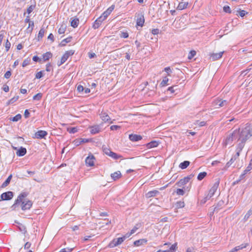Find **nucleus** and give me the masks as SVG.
Segmentation results:
<instances>
[{"mask_svg": "<svg viewBox=\"0 0 252 252\" xmlns=\"http://www.w3.org/2000/svg\"><path fill=\"white\" fill-rule=\"evenodd\" d=\"M177 249V244L176 243L173 244L171 245V246L170 247L169 251H170V252H174Z\"/></svg>", "mask_w": 252, "mask_h": 252, "instance_id": "nucleus-43", "label": "nucleus"}, {"mask_svg": "<svg viewBox=\"0 0 252 252\" xmlns=\"http://www.w3.org/2000/svg\"><path fill=\"white\" fill-rule=\"evenodd\" d=\"M94 157L93 155H90L86 158V164L89 166H93L94 165Z\"/></svg>", "mask_w": 252, "mask_h": 252, "instance_id": "nucleus-11", "label": "nucleus"}, {"mask_svg": "<svg viewBox=\"0 0 252 252\" xmlns=\"http://www.w3.org/2000/svg\"><path fill=\"white\" fill-rule=\"evenodd\" d=\"M48 134L47 131L44 130H38L37 131L35 134V137L38 139L45 138V136H46Z\"/></svg>", "mask_w": 252, "mask_h": 252, "instance_id": "nucleus-12", "label": "nucleus"}, {"mask_svg": "<svg viewBox=\"0 0 252 252\" xmlns=\"http://www.w3.org/2000/svg\"><path fill=\"white\" fill-rule=\"evenodd\" d=\"M42 93H38L37 94H36L34 95L33 96V100H39L41 99L42 97Z\"/></svg>", "mask_w": 252, "mask_h": 252, "instance_id": "nucleus-38", "label": "nucleus"}, {"mask_svg": "<svg viewBox=\"0 0 252 252\" xmlns=\"http://www.w3.org/2000/svg\"><path fill=\"white\" fill-rule=\"evenodd\" d=\"M32 60L34 62H40L41 61V60L40 58H39L38 57H37L36 56H34L33 57Z\"/></svg>", "mask_w": 252, "mask_h": 252, "instance_id": "nucleus-59", "label": "nucleus"}, {"mask_svg": "<svg viewBox=\"0 0 252 252\" xmlns=\"http://www.w3.org/2000/svg\"><path fill=\"white\" fill-rule=\"evenodd\" d=\"M164 71L166 72L169 75L170 73L172 72V70L170 67H166L164 68Z\"/></svg>", "mask_w": 252, "mask_h": 252, "instance_id": "nucleus-61", "label": "nucleus"}, {"mask_svg": "<svg viewBox=\"0 0 252 252\" xmlns=\"http://www.w3.org/2000/svg\"><path fill=\"white\" fill-rule=\"evenodd\" d=\"M2 90L5 92H8L9 90V87L7 85L5 84L2 87Z\"/></svg>", "mask_w": 252, "mask_h": 252, "instance_id": "nucleus-57", "label": "nucleus"}, {"mask_svg": "<svg viewBox=\"0 0 252 252\" xmlns=\"http://www.w3.org/2000/svg\"><path fill=\"white\" fill-rule=\"evenodd\" d=\"M72 37H68L65 39H63L60 44L61 46H64L67 43H69L71 41Z\"/></svg>", "mask_w": 252, "mask_h": 252, "instance_id": "nucleus-30", "label": "nucleus"}, {"mask_svg": "<svg viewBox=\"0 0 252 252\" xmlns=\"http://www.w3.org/2000/svg\"><path fill=\"white\" fill-rule=\"evenodd\" d=\"M176 206L178 208H181L185 206V203L183 201H178L176 204Z\"/></svg>", "mask_w": 252, "mask_h": 252, "instance_id": "nucleus-41", "label": "nucleus"}, {"mask_svg": "<svg viewBox=\"0 0 252 252\" xmlns=\"http://www.w3.org/2000/svg\"><path fill=\"white\" fill-rule=\"evenodd\" d=\"M252 136V126L247 124L228 135L226 137L224 144L225 146L233 145V142H236L237 143V147L236 150V156L239 157L246 142Z\"/></svg>", "mask_w": 252, "mask_h": 252, "instance_id": "nucleus-1", "label": "nucleus"}, {"mask_svg": "<svg viewBox=\"0 0 252 252\" xmlns=\"http://www.w3.org/2000/svg\"><path fill=\"white\" fill-rule=\"evenodd\" d=\"M13 197V193L9 191L2 193L0 195L1 199L2 200H9Z\"/></svg>", "mask_w": 252, "mask_h": 252, "instance_id": "nucleus-9", "label": "nucleus"}, {"mask_svg": "<svg viewBox=\"0 0 252 252\" xmlns=\"http://www.w3.org/2000/svg\"><path fill=\"white\" fill-rule=\"evenodd\" d=\"M189 3L188 2L182 1L180 2L177 7V10H181L187 8Z\"/></svg>", "mask_w": 252, "mask_h": 252, "instance_id": "nucleus-19", "label": "nucleus"}, {"mask_svg": "<svg viewBox=\"0 0 252 252\" xmlns=\"http://www.w3.org/2000/svg\"><path fill=\"white\" fill-rule=\"evenodd\" d=\"M247 246V244H242L240 246H236L234 249H233L232 250L228 252H236L240 250L243 249V248H246Z\"/></svg>", "mask_w": 252, "mask_h": 252, "instance_id": "nucleus-20", "label": "nucleus"}, {"mask_svg": "<svg viewBox=\"0 0 252 252\" xmlns=\"http://www.w3.org/2000/svg\"><path fill=\"white\" fill-rule=\"evenodd\" d=\"M30 62H31V60L30 59L27 58V59H25L22 63V66L23 67H24L27 66L28 65H29L30 64Z\"/></svg>", "mask_w": 252, "mask_h": 252, "instance_id": "nucleus-40", "label": "nucleus"}, {"mask_svg": "<svg viewBox=\"0 0 252 252\" xmlns=\"http://www.w3.org/2000/svg\"><path fill=\"white\" fill-rule=\"evenodd\" d=\"M185 189H178L176 191L177 195H183L185 194Z\"/></svg>", "mask_w": 252, "mask_h": 252, "instance_id": "nucleus-37", "label": "nucleus"}, {"mask_svg": "<svg viewBox=\"0 0 252 252\" xmlns=\"http://www.w3.org/2000/svg\"><path fill=\"white\" fill-rule=\"evenodd\" d=\"M72 250V248H64L62 249L60 252H71Z\"/></svg>", "mask_w": 252, "mask_h": 252, "instance_id": "nucleus-53", "label": "nucleus"}, {"mask_svg": "<svg viewBox=\"0 0 252 252\" xmlns=\"http://www.w3.org/2000/svg\"><path fill=\"white\" fill-rule=\"evenodd\" d=\"M52 57V54L50 52H47L43 55L44 61H48Z\"/></svg>", "mask_w": 252, "mask_h": 252, "instance_id": "nucleus-26", "label": "nucleus"}, {"mask_svg": "<svg viewBox=\"0 0 252 252\" xmlns=\"http://www.w3.org/2000/svg\"><path fill=\"white\" fill-rule=\"evenodd\" d=\"M22 118V116L21 114H18L16 115L15 116L10 118V120L12 121L13 122H17L19 121Z\"/></svg>", "mask_w": 252, "mask_h": 252, "instance_id": "nucleus-33", "label": "nucleus"}, {"mask_svg": "<svg viewBox=\"0 0 252 252\" xmlns=\"http://www.w3.org/2000/svg\"><path fill=\"white\" fill-rule=\"evenodd\" d=\"M237 158H238V157H237L236 154L233 157H232L230 159V160L228 162H227L226 163L225 167L227 168H228L232 164V163L234 161V160H236Z\"/></svg>", "mask_w": 252, "mask_h": 252, "instance_id": "nucleus-31", "label": "nucleus"}, {"mask_svg": "<svg viewBox=\"0 0 252 252\" xmlns=\"http://www.w3.org/2000/svg\"><path fill=\"white\" fill-rule=\"evenodd\" d=\"M120 128V126H117V125H113V126H111V127H110V129L112 130H117V129H119Z\"/></svg>", "mask_w": 252, "mask_h": 252, "instance_id": "nucleus-56", "label": "nucleus"}, {"mask_svg": "<svg viewBox=\"0 0 252 252\" xmlns=\"http://www.w3.org/2000/svg\"><path fill=\"white\" fill-rule=\"evenodd\" d=\"M114 7L115 6L114 5H111L105 11H104L101 15L103 16V17L106 19L107 17L111 14L112 11L113 10Z\"/></svg>", "mask_w": 252, "mask_h": 252, "instance_id": "nucleus-14", "label": "nucleus"}, {"mask_svg": "<svg viewBox=\"0 0 252 252\" xmlns=\"http://www.w3.org/2000/svg\"><path fill=\"white\" fill-rule=\"evenodd\" d=\"M106 19L103 17L102 15H101L99 17H98L94 23L93 25V28L94 29H96L99 28L100 25L101 24L103 21H104Z\"/></svg>", "mask_w": 252, "mask_h": 252, "instance_id": "nucleus-10", "label": "nucleus"}, {"mask_svg": "<svg viewBox=\"0 0 252 252\" xmlns=\"http://www.w3.org/2000/svg\"><path fill=\"white\" fill-rule=\"evenodd\" d=\"M195 124L198 125V126H205L206 125V122H204V121H202V122H199L198 121H197L196 122Z\"/></svg>", "mask_w": 252, "mask_h": 252, "instance_id": "nucleus-54", "label": "nucleus"}, {"mask_svg": "<svg viewBox=\"0 0 252 252\" xmlns=\"http://www.w3.org/2000/svg\"><path fill=\"white\" fill-rule=\"evenodd\" d=\"M10 46H11V43L10 42L8 41V39H7L6 40V42L5 44V49H6V51L7 52L10 48Z\"/></svg>", "mask_w": 252, "mask_h": 252, "instance_id": "nucleus-44", "label": "nucleus"}, {"mask_svg": "<svg viewBox=\"0 0 252 252\" xmlns=\"http://www.w3.org/2000/svg\"><path fill=\"white\" fill-rule=\"evenodd\" d=\"M74 53V51L73 50H69L66 51L62 57L60 62L58 63V65L60 66L63 63H64L67 61L69 57L73 55Z\"/></svg>", "mask_w": 252, "mask_h": 252, "instance_id": "nucleus-5", "label": "nucleus"}, {"mask_svg": "<svg viewBox=\"0 0 252 252\" xmlns=\"http://www.w3.org/2000/svg\"><path fill=\"white\" fill-rule=\"evenodd\" d=\"M125 241V238L120 237L118 238L114 239L109 244L108 246L110 248H114L120 244H121Z\"/></svg>", "mask_w": 252, "mask_h": 252, "instance_id": "nucleus-6", "label": "nucleus"}, {"mask_svg": "<svg viewBox=\"0 0 252 252\" xmlns=\"http://www.w3.org/2000/svg\"><path fill=\"white\" fill-rule=\"evenodd\" d=\"M100 130V127L98 126H93L91 127L90 132L92 134H94L98 133Z\"/></svg>", "mask_w": 252, "mask_h": 252, "instance_id": "nucleus-22", "label": "nucleus"}, {"mask_svg": "<svg viewBox=\"0 0 252 252\" xmlns=\"http://www.w3.org/2000/svg\"><path fill=\"white\" fill-rule=\"evenodd\" d=\"M228 102L225 100L217 99L214 101L213 105L216 108H219L228 105Z\"/></svg>", "mask_w": 252, "mask_h": 252, "instance_id": "nucleus-7", "label": "nucleus"}, {"mask_svg": "<svg viewBox=\"0 0 252 252\" xmlns=\"http://www.w3.org/2000/svg\"><path fill=\"white\" fill-rule=\"evenodd\" d=\"M252 215V207L250 208V209L248 211L247 214L245 215L244 219L245 220H248L250 217Z\"/></svg>", "mask_w": 252, "mask_h": 252, "instance_id": "nucleus-36", "label": "nucleus"}, {"mask_svg": "<svg viewBox=\"0 0 252 252\" xmlns=\"http://www.w3.org/2000/svg\"><path fill=\"white\" fill-rule=\"evenodd\" d=\"M145 22L144 16L141 15L139 16L136 20V24L137 26L142 27Z\"/></svg>", "mask_w": 252, "mask_h": 252, "instance_id": "nucleus-18", "label": "nucleus"}, {"mask_svg": "<svg viewBox=\"0 0 252 252\" xmlns=\"http://www.w3.org/2000/svg\"><path fill=\"white\" fill-rule=\"evenodd\" d=\"M79 20L78 18H75L72 20L70 22L71 26L73 28H76L78 27L79 24Z\"/></svg>", "mask_w": 252, "mask_h": 252, "instance_id": "nucleus-29", "label": "nucleus"}, {"mask_svg": "<svg viewBox=\"0 0 252 252\" xmlns=\"http://www.w3.org/2000/svg\"><path fill=\"white\" fill-rule=\"evenodd\" d=\"M159 193V191L157 190H154L148 192L145 194V196L147 198H149L152 197L156 196Z\"/></svg>", "mask_w": 252, "mask_h": 252, "instance_id": "nucleus-16", "label": "nucleus"}, {"mask_svg": "<svg viewBox=\"0 0 252 252\" xmlns=\"http://www.w3.org/2000/svg\"><path fill=\"white\" fill-rule=\"evenodd\" d=\"M196 53L195 51L192 50V51H190L189 56H188V58L189 59H192L196 55Z\"/></svg>", "mask_w": 252, "mask_h": 252, "instance_id": "nucleus-46", "label": "nucleus"}, {"mask_svg": "<svg viewBox=\"0 0 252 252\" xmlns=\"http://www.w3.org/2000/svg\"><path fill=\"white\" fill-rule=\"evenodd\" d=\"M191 179V176H187L184 177V178L181 179L179 182H178L176 185H177L179 187L183 188V189H185V185H187L189 181Z\"/></svg>", "mask_w": 252, "mask_h": 252, "instance_id": "nucleus-8", "label": "nucleus"}, {"mask_svg": "<svg viewBox=\"0 0 252 252\" xmlns=\"http://www.w3.org/2000/svg\"><path fill=\"white\" fill-rule=\"evenodd\" d=\"M33 27H34L33 22V21L30 22V23H29V27L28 28V30H29L30 32H32L33 30Z\"/></svg>", "mask_w": 252, "mask_h": 252, "instance_id": "nucleus-47", "label": "nucleus"}, {"mask_svg": "<svg viewBox=\"0 0 252 252\" xmlns=\"http://www.w3.org/2000/svg\"><path fill=\"white\" fill-rule=\"evenodd\" d=\"M100 118L101 120L104 122H109L110 120V118L109 115L105 112H101L100 114Z\"/></svg>", "mask_w": 252, "mask_h": 252, "instance_id": "nucleus-17", "label": "nucleus"}, {"mask_svg": "<svg viewBox=\"0 0 252 252\" xmlns=\"http://www.w3.org/2000/svg\"><path fill=\"white\" fill-rule=\"evenodd\" d=\"M66 26L64 25H62L58 30V33L60 34L64 33L66 31Z\"/></svg>", "mask_w": 252, "mask_h": 252, "instance_id": "nucleus-32", "label": "nucleus"}, {"mask_svg": "<svg viewBox=\"0 0 252 252\" xmlns=\"http://www.w3.org/2000/svg\"><path fill=\"white\" fill-rule=\"evenodd\" d=\"M152 33L153 34L156 35L159 33V30L158 29H154L152 30Z\"/></svg>", "mask_w": 252, "mask_h": 252, "instance_id": "nucleus-60", "label": "nucleus"}, {"mask_svg": "<svg viewBox=\"0 0 252 252\" xmlns=\"http://www.w3.org/2000/svg\"><path fill=\"white\" fill-rule=\"evenodd\" d=\"M11 75V72L10 71H7L4 74V77L6 78H9Z\"/></svg>", "mask_w": 252, "mask_h": 252, "instance_id": "nucleus-58", "label": "nucleus"}, {"mask_svg": "<svg viewBox=\"0 0 252 252\" xmlns=\"http://www.w3.org/2000/svg\"><path fill=\"white\" fill-rule=\"evenodd\" d=\"M147 240L145 239H140L138 240H136L134 242V245L136 246H140L144 244H146L147 243Z\"/></svg>", "mask_w": 252, "mask_h": 252, "instance_id": "nucleus-24", "label": "nucleus"}, {"mask_svg": "<svg viewBox=\"0 0 252 252\" xmlns=\"http://www.w3.org/2000/svg\"><path fill=\"white\" fill-rule=\"evenodd\" d=\"M103 152L105 154L107 155L109 157H111L114 159H118L119 158H122V156L120 155H118L112 151L107 148H103Z\"/></svg>", "mask_w": 252, "mask_h": 252, "instance_id": "nucleus-4", "label": "nucleus"}, {"mask_svg": "<svg viewBox=\"0 0 252 252\" xmlns=\"http://www.w3.org/2000/svg\"><path fill=\"white\" fill-rule=\"evenodd\" d=\"M45 30L43 28H41L38 34V40H39L40 39H41L45 33Z\"/></svg>", "mask_w": 252, "mask_h": 252, "instance_id": "nucleus-34", "label": "nucleus"}, {"mask_svg": "<svg viewBox=\"0 0 252 252\" xmlns=\"http://www.w3.org/2000/svg\"><path fill=\"white\" fill-rule=\"evenodd\" d=\"M12 177V175L10 174L8 178L6 179V180L3 183V184L1 185L2 188H5L6 186H8V185L9 184L11 179Z\"/></svg>", "mask_w": 252, "mask_h": 252, "instance_id": "nucleus-28", "label": "nucleus"}, {"mask_svg": "<svg viewBox=\"0 0 252 252\" xmlns=\"http://www.w3.org/2000/svg\"><path fill=\"white\" fill-rule=\"evenodd\" d=\"M190 164L189 161L185 160L181 162L179 165V167L182 169H186Z\"/></svg>", "mask_w": 252, "mask_h": 252, "instance_id": "nucleus-27", "label": "nucleus"}, {"mask_svg": "<svg viewBox=\"0 0 252 252\" xmlns=\"http://www.w3.org/2000/svg\"><path fill=\"white\" fill-rule=\"evenodd\" d=\"M35 7V5H32L30 6L27 9V12L28 14H30L34 9Z\"/></svg>", "mask_w": 252, "mask_h": 252, "instance_id": "nucleus-48", "label": "nucleus"}, {"mask_svg": "<svg viewBox=\"0 0 252 252\" xmlns=\"http://www.w3.org/2000/svg\"><path fill=\"white\" fill-rule=\"evenodd\" d=\"M28 195V193L23 192L21 193L15 200L14 204L11 207L12 210L18 209L19 205L21 204V209L23 211L29 210L32 205V202L31 200H28L26 203L23 201L24 199Z\"/></svg>", "mask_w": 252, "mask_h": 252, "instance_id": "nucleus-2", "label": "nucleus"}, {"mask_svg": "<svg viewBox=\"0 0 252 252\" xmlns=\"http://www.w3.org/2000/svg\"><path fill=\"white\" fill-rule=\"evenodd\" d=\"M111 177L113 180L115 181L121 178V173L120 171H118L117 172H114V173L111 174Z\"/></svg>", "mask_w": 252, "mask_h": 252, "instance_id": "nucleus-23", "label": "nucleus"}, {"mask_svg": "<svg viewBox=\"0 0 252 252\" xmlns=\"http://www.w3.org/2000/svg\"><path fill=\"white\" fill-rule=\"evenodd\" d=\"M84 90V87L81 85H79L77 87V91L79 92V93H81V92H83Z\"/></svg>", "mask_w": 252, "mask_h": 252, "instance_id": "nucleus-51", "label": "nucleus"}, {"mask_svg": "<svg viewBox=\"0 0 252 252\" xmlns=\"http://www.w3.org/2000/svg\"><path fill=\"white\" fill-rule=\"evenodd\" d=\"M31 246V243L30 242H27L24 245L25 249H29Z\"/></svg>", "mask_w": 252, "mask_h": 252, "instance_id": "nucleus-63", "label": "nucleus"}, {"mask_svg": "<svg viewBox=\"0 0 252 252\" xmlns=\"http://www.w3.org/2000/svg\"><path fill=\"white\" fill-rule=\"evenodd\" d=\"M19 98V96H15L13 98H12L11 99L9 100V103H13L14 102L16 101Z\"/></svg>", "mask_w": 252, "mask_h": 252, "instance_id": "nucleus-50", "label": "nucleus"}, {"mask_svg": "<svg viewBox=\"0 0 252 252\" xmlns=\"http://www.w3.org/2000/svg\"><path fill=\"white\" fill-rule=\"evenodd\" d=\"M27 153V150L26 148L21 147L16 152V155L18 156L22 157L24 156Z\"/></svg>", "mask_w": 252, "mask_h": 252, "instance_id": "nucleus-21", "label": "nucleus"}, {"mask_svg": "<svg viewBox=\"0 0 252 252\" xmlns=\"http://www.w3.org/2000/svg\"><path fill=\"white\" fill-rule=\"evenodd\" d=\"M51 64L50 63H49L46 64V70L48 72H49L51 71Z\"/></svg>", "mask_w": 252, "mask_h": 252, "instance_id": "nucleus-64", "label": "nucleus"}, {"mask_svg": "<svg viewBox=\"0 0 252 252\" xmlns=\"http://www.w3.org/2000/svg\"><path fill=\"white\" fill-rule=\"evenodd\" d=\"M223 11L226 13H230L231 11L229 6H224L223 7Z\"/></svg>", "mask_w": 252, "mask_h": 252, "instance_id": "nucleus-52", "label": "nucleus"}, {"mask_svg": "<svg viewBox=\"0 0 252 252\" xmlns=\"http://www.w3.org/2000/svg\"><path fill=\"white\" fill-rule=\"evenodd\" d=\"M142 137L140 135L137 134H129V139L130 140L133 142H136L138 141L139 140H141L142 139Z\"/></svg>", "mask_w": 252, "mask_h": 252, "instance_id": "nucleus-13", "label": "nucleus"}, {"mask_svg": "<svg viewBox=\"0 0 252 252\" xmlns=\"http://www.w3.org/2000/svg\"><path fill=\"white\" fill-rule=\"evenodd\" d=\"M219 184V180L216 181L210 189L207 196L201 201L202 203H205L207 200H209L214 195L218 188Z\"/></svg>", "mask_w": 252, "mask_h": 252, "instance_id": "nucleus-3", "label": "nucleus"}, {"mask_svg": "<svg viewBox=\"0 0 252 252\" xmlns=\"http://www.w3.org/2000/svg\"><path fill=\"white\" fill-rule=\"evenodd\" d=\"M30 112L28 109H26L24 112V116L25 118H28L30 116Z\"/></svg>", "mask_w": 252, "mask_h": 252, "instance_id": "nucleus-62", "label": "nucleus"}, {"mask_svg": "<svg viewBox=\"0 0 252 252\" xmlns=\"http://www.w3.org/2000/svg\"><path fill=\"white\" fill-rule=\"evenodd\" d=\"M207 175V173L206 172H203L200 173L198 176H197V179L199 181L202 180L204 178H205Z\"/></svg>", "mask_w": 252, "mask_h": 252, "instance_id": "nucleus-35", "label": "nucleus"}, {"mask_svg": "<svg viewBox=\"0 0 252 252\" xmlns=\"http://www.w3.org/2000/svg\"><path fill=\"white\" fill-rule=\"evenodd\" d=\"M119 35L121 38H126L128 37V33L126 32L121 31Z\"/></svg>", "mask_w": 252, "mask_h": 252, "instance_id": "nucleus-39", "label": "nucleus"}, {"mask_svg": "<svg viewBox=\"0 0 252 252\" xmlns=\"http://www.w3.org/2000/svg\"><path fill=\"white\" fill-rule=\"evenodd\" d=\"M158 145V143L156 141H153L151 142L148 143L146 145V147L148 148H152L157 147Z\"/></svg>", "mask_w": 252, "mask_h": 252, "instance_id": "nucleus-25", "label": "nucleus"}, {"mask_svg": "<svg viewBox=\"0 0 252 252\" xmlns=\"http://www.w3.org/2000/svg\"><path fill=\"white\" fill-rule=\"evenodd\" d=\"M248 13L247 12H246V11L245 10H241L239 13V15L241 17H243L244 16H245L246 15V14H247Z\"/></svg>", "mask_w": 252, "mask_h": 252, "instance_id": "nucleus-55", "label": "nucleus"}, {"mask_svg": "<svg viewBox=\"0 0 252 252\" xmlns=\"http://www.w3.org/2000/svg\"><path fill=\"white\" fill-rule=\"evenodd\" d=\"M44 72V71H40L39 72H38L36 74H35V78H37V79H40L43 76V72Z\"/></svg>", "mask_w": 252, "mask_h": 252, "instance_id": "nucleus-49", "label": "nucleus"}, {"mask_svg": "<svg viewBox=\"0 0 252 252\" xmlns=\"http://www.w3.org/2000/svg\"><path fill=\"white\" fill-rule=\"evenodd\" d=\"M223 52H220L219 53H213L211 55V58L212 59L213 61H216L220 59L222 56V54H223Z\"/></svg>", "mask_w": 252, "mask_h": 252, "instance_id": "nucleus-15", "label": "nucleus"}, {"mask_svg": "<svg viewBox=\"0 0 252 252\" xmlns=\"http://www.w3.org/2000/svg\"><path fill=\"white\" fill-rule=\"evenodd\" d=\"M168 81V79L166 77H164V78L163 79V80L160 83V85L161 87L165 86L166 85H167V83Z\"/></svg>", "mask_w": 252, "mask_h": 252, "instance_id": "nucleus-42", "label": "nucleus"}, {"mask_svg": "<svg viewBox=\"0 0 252 252\" xmlns=\"http://www.w3.org/2000/svg\"><path fill=\"white\" fill-rule=\"evenodd\" d=\"M140 227L139 224H136L134 227L131 230V234H133Z\"/></svg>", "mask_w": 252, "mask_h": 252, "instance_id": "nucleus-45", "label": "nucleus"}]
</instances>
